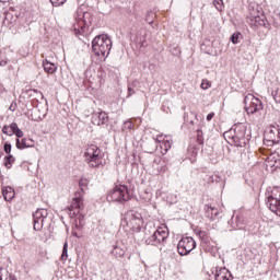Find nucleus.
<instances>
[{"label":"nucleus","mask_w":280,"mask_h":280,"mask_svg":"<svg viewBox=\"0 0 280 280\" xmlns=\"http://www.w3.org/2000/svg\"><path fill=\"white\" fill-rule=\"evenodd\" d=\"M135 86H137V81H133L132 84L128 86V97L135 95Z\"/></svg>","instance_id":"nucleus-31"},{"label":"nucleus","mask_w":280,"mask_h":280,"mask_svg":"<svg viewBox=\"0 0 280 280\" xmlns=\"http://www.w3.org/2000/svg\"><path fill=\"white\" fill-rule=\"evenodd\" d=\"M12 135H14L16 132V130L19 129V125L16 122H12L10 126H9Z\"/></svg>","instance_id":"nucleus-37"},{"label":"nucleus","mask_w":280,"mask_h":280,"mask_svg":"<svg viewBox=\"0 0 280 280\" xmlns=\"http://www.w3.org/2000/svg\"><path fill=\"white\" fill-rule=\"evenodd\" d=\"M167 237H170V230L166 225H162L156 229L151 237L145 240V244L151 246H159V244H163Z\"/></svg>","instance_id":"nucleus-7"},{"label":"nucleus","mask_w":280,"mask_h":280,"mask_svg":"<svg viewBox=\"0 0 280 280\" xmlns=\"http://www.w3.org/2000/svg\"><path fill=\"white\" fill-rule=\"evenodd\" d=\"M125 130H132L135 128V124L130 120L125 121L124 124Z\"/></svg>","instance_id":"nucleus-35"},{"label":"nucleus","mask_w":280,"mask_h":280,"mask_svg":"<svg viewBox=\"0 0 280 280\" xmlns=\"http://www.w3.org/2000/svg\"><path fill=\"white\" fill-rule=\"evenodd\" d=\"M215 280H230L231 279V272L228 271L226 268H221L217 270V273L214 275Z\"/></svg>","instance_id":"nucleus-19"},{"label":"nucleus","mask_w":280,"mask_h":280,"mask_svg":"<svg viewBox=\"0 0 280 280\" xmlns=\"http://www.w3.org/2000/svg\"><path fill=\"white\" fill-rule=\"evenodd\" d=\"M8 65V60H1L0 61V67H5Z\"/></svg>","instance_id":"nucleus-43"},{"label":"nucleus","mask_w":280,"mask_h":280,"mask_svg":"<svg viewBox=\"0 0 280 280\" xmlns=\"http://www.w3.org/2000/svg\"><path fill=\"white\" fill-rule=\"evenodd\" d=\"M100 148L95 144H91L86 148L84 152L85 163H88L89 167H100L102 165V155Z\"/></svg>","instance_id":"nucleus-6"},{"label":"nucleus","mask_w":280,"mask_h":280,"mask_svg":"<svg viewBox=\"0 0 280 280\" xmlns=\"http://www.w3.org/2000/svg\"><path fill=\"white\" fill-rule=\"evenodd\" d=\"M108 121V114L105 112H98L92 116V124L95 126H102Z\"/></svg>","instance_id":"nucleus-14"},{"label":"nucleus","mask_w":280,"mask_h":280,"mask_svg":"<svg viewBox=\"0 0 280 280\" xmlns=\"http://www.w3.org/2000/svg\"><path fill=\"white\" fill-rule=\"evenodd\" d=\"M13 135H15L18 137V139H22L24 133H23V130L18 129Z\"/></svg>","instance_id":"nucleus-39"},{"label":"nucleus","mask_w":280,"mask_h":280,"mask_svg":"<svg viewBox=\"0 0 280 280\" xmlns=\"http://www.w3.org/2000/svg\"><path fill=\"white\" fill-rule=\"evenodd\" d=\"M82 209H84V199H82L80 195H75V197L72 198L70 207L68 208L69 217L78 218Z\"/></svg>","instance_id":"nucleus-10"},{"label":"nucleus","mask_w":280,"mask_h":280,"mask_svg":"<svg viewBox=\"0 0 280 280\" xmlns=\"http://www.w3.org/2000/svg\"><path fill=\"white\" fill-rule=\"evenodd\" d=\"M67 259H69V243L65 242L61 254V261H67Z\"/></svg>","instance_id":"nucleus-26"},{"label":"nucleus","mask_w":280,"mask_h":280,"mask_svg":"<svg viewBox=\"0 0 280 280\" xmlns=\"http://www.w3.org/2000/svg\"><path fill=\"white\" fill-rule=\"evenodd\" d=\"M212 3L218 12H222L224 10V0H213Z\"/></svg>","instance_id":"nucleus-27"},{"label":"nucleus","mask_w":280,"mask_h":280,"mask_svg":"<svg viewBox=\"0 0 280 280\" xmlns=\"http://www.w3.org/2000/svg\"><path fill=\"white\" fill-rule=\"evenodd\" d=\"M9 280H16V276H14V275H9Z\"/></svg>","instance_id":"nucleus-44"},{"label":"nucleus","mask_w":280,"mask_h":280,"mask_svg":"<svg viewBox=\"0 0 280 280\" xmlns=\"http://www.w3.org/2000/svg\"><path fill=\"white\" fill-rule=\"evenodd\" d=\"M4 152L5 154H10V152H12V144H10L9 142L4 143Z\"/></svg>","instance_id":"nucleus-38"},{"label":"nucleus","mask_w":280,"mask_h":280,"mask_svg":"<svg viewBox=\"0 0 280 280\" xmlns=\"http://www.w3.org/2000/svg\"><path fill=\"white\" fill-rule=\"evenodd\" d=\"M2 132L3 135H8V137H12V129H10V126H3Z\"/></svg>","instance_id":"nucleus-36"},{"label":"nucleus","mask_w":280,"mask_h":280,"mask_svg":"<svg viewBox=\"0 0 280 280\" xmlns=\"http://www.w3.org/2000/svg\"><path fill=\"white\" fill-rule=\"evenodd\" d=\"M122 224H126L127 228L132 231V233H139L143 226V217L138 211L129 210L125 214Z\"/></svg>","instance_id":"nucleus-4"},{"label":"nucleus","mask_w":280,"mask_h":280,"mask_svg":"<svg viewBox=\"0 0 280 280\" xmlns=\"http://www.w3.org/2000/svg\"><path fill=\"white\" fill-rule=\"evenodd\" d=\"M112 48L113 42L106 34L98 35L92 40V49L95 56H108Z\"/></svg>","instance_id":"nucleus-3"},{"label":"nucleus","mask_w":280,"mask_h":280,"mask_svg":"<svg viewBox=\"0 0 280 280\" xmlns=\"http://www.w3.org/2000/svg\"><path fill=\"white\" fill-rule=\"evenodd\" d=\"M15 159H14V155L12 154H8V156H5V167H8V170H10V167H12V163H14Z\"/></svg>","instance_id":"nucleus-28"},{"label":"nucleus","mask_w":280,"mask_h":280,"mask_svg":"<svg viewBox=\"0 0 280 280\" xmlns=\"http://www.w3.org/2000/svg\"><path fill=\"white\" fill-rule=\"evenodd\" d=\"M160 141V148H162V150H165L167 152V150H170L172 148V137L170 136H165L162 140Z\"/></svg>","instance_id":"nucleus-22"},{"label":"nucleus","mask_w":280,"mask_h":280,"mask_svg":"<svg viewBox=\"0 0 280 280\" xmlns=\"http://www.w3.org/2000/svg\"><path fill=\"white\" fill-rule=\"evenodd\" d=\"M213 117H215V113H210L207 115V121H211V119H213Z\"/></svg>","instance_id":"nucleus-41"},{"label":"nucleus","mask_w":280,"mask_h":280,"mask_svg":"<svg viewBox=\"0 0 280 280\" xmlns=\"http://www.w3.org/2000/svg\"><path fill=\"white\" fill-rule=\"evenodd\" d=\"M250 22L253 23V25H255L256 27H266V15L260 14V15H252L250 16Z\"/></svg>","instance_id":"nucleus-17"},{"label":"nucleus","mask_w":280,"mask_h":280,"mask_svg":"<svg viewBox=\"0 0 280 280\" xmlns=\"http://www.w3.org/2000/svg\"><path fill=\"white\" fill-rule=\"evenodd\" d=\"M93 23V14L90 12L78 11L75 15V21L72 26L73 33L80 39L82 36L89 32V25Z\"/></svg>","instance_id":"nucleus-2"},{"label":"nucleus","mask_w":280,"mask_h":280,"mask_svg":"<svg viewBox=\"0 0 280 280\" xmlns=\"http://www.w3.org/2000/svg\"><path fill=\"white\" fill-rule=\"evenodd\" d=\"M47 215H49V212L47 211V209H43V208L37 209L33 213L34 231H42L43 230V224H44Z\"/></svg>","instance_id":"nucleus-11"},{"label":"nucleus","mask_w":280,"mask_h":280,"mask_svg":"<svg viewBox=\"0 0 280 280\" xmlns=\"http://www.w3.org/2000/svg\"><path fill=\"white\" fill-rule=\"evenodd\" d=\"M3 270V268H0V280H3V278L1 277V271Z\"/></svg>","instance_id":"nucleus-45"},{"label":"nucleus","mask_w":280,"mask_h":280,"mask_svg":"<svg viewBox=\"0 0 280 280\" xmlns=\"http://www.w3.org/2000/svg\"><path fill=\"white\" fill-rule=\"evenodd\" d=\"M232 224H233V229L242 230L244 229V219L240 215L233 217Z\"/></svg>","instance_id":"nucleus-23"},{"label":"nucleus","mask_w":280,"mask_h":280,"mask_svg":"<svg viewBox=\"0 0 280 280\" xmlns=\"http://www.w3.org/2000/svg\"><path fill=\"white\" fill-rule=\"evenodd\" d=\"M112 254L114 255V257L119 258L126 255V250L119 246H115L112 250Z\"/></svg>","instance_id":"nucleus-25"},{"label":"nucleus","mask_w":280,"mask_h":280,"mask_svg":"<svg viewBox=\"0 0 280 280\" xmlns=\"http://www.w3.org/2000/svg\"><path fill=\"white\" fill-rule=\"evenodd\" d=\"M190 124H191V126H194V121L192 120L190 121Z\"/></svg>","instance_id":"nucleus-48"},{"label":"nucleus","mask_w":280,"mask_h":280,"mask_svg":"<svg viewBox=\"0 0 280 280\" xmlns=\"http://www.w3.org/2000/svg\"><path fill=\"white\" fill-rule=\"evenodd\" d=\"M280 130L276 126H270L265 132V141L269 143H279Z\"/></svg>","instance_id":"nucleus-13"},{"label":"nucleus","mask_w":280,"mask_h":280,"mask_svg":"<svg viewBox=\"0 0 280 280\" xmlns=\"http://www.w3.org/2000/svg\"><path fill=\"white\" fill-rule=\"evenodd\" d=\"M195 115V119H198V114H194Z\"/></svg>","instance_id":"nucleus-46"},{"label":"nucleus","mask_w":280,"mask_h":280,"mask_svg":"<svg viewBox=\"0 0 280 280\" xmlns=\"http://www.w3.org/2000/svg\"><path fill=\"white\" fill-rule=\"evenodd\" d=\"M245 108L247 115H255V113H261L264 110V103L253 94L245 96Z\"/></svg>","instance_id":"nucleus-8"},{"label":"nucleus","mask_w":280,"mask_h":280,"mask_svg":"<svg viewBox=\"0 0 280 280\" xmlns=\"http://www.w3.org/2000/svg\"><path fill=\"white\" fill-rule=\"evenodd\" d=\"M43 68H44V71L46 73H49V74H52V73H56V71L58 70V67L56 66V63L54 62H50L49 60L45 59L43 61Z\"/></svg>","instance_id":"nucleus-18"},{"label":"nucleus","mask_w":280,"mask_h":280,"mask_svg":"<svg viewBox=\"0 0 280 280\" xmlns=\"http://www.w3.org/2000/svg\"><path fill=\"white\" fill-rule=\"evenodd\" d=\"M150 16H152V12H149V13L147 14L145 21H147V23L152 24V23H154V20L150 19Z\"/></svg>","instance_id":"nucleus-40"},{"label":"nucleus","mask_w":280,"mask_h":280,"mask_svg":"<svg viewBox=\"0 0 280 280\" xmlns=\"http://www.w3.org/2000/svg\"><path fill=\"white\" fill-rule=\"evenodd\" d=\"M231 40H232L233 45H237V43H240L242 40V33H234L231 36Z\"/></svg>","instance_id":"nucleus-29"},{"label":"nucleus","mask_w":280,"mask_h":280,"mask_svg":"<svg viewBox=\"0 0 280 280\" xmlns=\"http://www.w3.org/2000/svg\"><path fill=\"white\" fill-rule=\"evenodd\" d=\"M220 215V211L218 208H213L211 206L206 207V217L209 218L210 220H215Z\"/></svg>","instance_id":"nucleus-21"},{"label":"nucleus","mask_w":280,"mask_h":280,"mask_svg":"<svg viewBox=\"0 0 280 280\" xmlns=\"http://www.w3.org/2000/svg\"><path fill=\"white\" fill-rule=\"evenodd\" d=\"M154 165H158L156 170L158 172H162L165 173L167 172V164L165 163V161L159 159L158 161H154Z\"/></svg>","instance_id":"nucleus-24"},{"label":"nucleus","mask_w":280,"mask_h":280,"mask_svg":"<svg viewBox=\"0 0 280 280\" xmlns=\"http://www.w3.org/2000/svg\"><path fill=\"white\" fill-rule=\"evenodd\" d=\"M272 96H273V100L280 104V88L276 89L273 92H272Z\"/></svg>","instance_id":"nucleus-32"},{"label":"nucleus","mask_w":280,"mask_h":280,"mask_svg":"<svg viewBox=\"0 0 280 280\" xmlns=\"http://www.w3.org/2000/svg\"><path fill=\"white\" fill-rule=\"evenodd\" d=\"M266 198L268 209L280 217V199L275 198L270 192H266Z\"/></svg>","instance_id":"nucleus-12"},{"label":"nucleus","mask_w":280,"mask_h":280,"mask_svg":"<svg viewBox=\"0 0 280 280\" xmlns=\"http://www.w3.org/2000/svg\"><path fill=\"white\" fill-rule=\"evenodd\" d=\"M50 3H52L55 8H58L60 5H65V3H67V0H50Z\"/></svg>","instance_id":"nucleus-33"},{"label":"nucleus","mask_w":280,"mask_h":280,"mask_svg":"<svg viewBox=\"0 0 280 280\" xmlns=\"http://www.w3.org/2000/svg\"><path fill=\"white\" fill-rule=\"evenodd\" d=\"M1 3H5V0H0Z\"/></svg>","instance_id":"nucleus-47"},{"label":"nucleus","mask_w":280,"mask_h":280,"mask_svg":"<svg viewBox=\"0 0 280 280\" xmlns=\"http://www.w3.org/2000/svg\"><path fill=\"white\" fill-rule=\"evenodd\" d=\"M11 19H12V14H7V16L3 21L4 25H8L10 28H12V23H14L11 21Z\"/></svg>","instance_id":"nucleus-34"},{"label":"nucleus","mask_w":280,"mask_h":280,"mask_svg":"<svg viewBox=\"0 0 280 280\" xmlns=\"http://www.w3.org/2000/svg\"><path fill=\"white\" fill-rule=\"evenodd\" d=\"M18 150H25V148H34V140L30 138L16 139Z\"/></svg>","instance_id":"nucleus-16"},{"label":"nucleus","mask_w":280,"mask_h":280,"mask_svg":"<svg viewBox=\"0 0 280 280\" xmlns=\"http://www.w3.org/2000/svg\"><path fill=\"white\" fill-rule=\"evenodd\" d=\"M9 110H11L12 113H14V110H16V104L12 103L9 107Z\"/></svg>","instance_id":"nucleus-42"},{"label":"nucleus","mask_w":280,"mask_h":280,"mask_svg":"<svg viewBox=\"0 0 280 280\" xmlns=\"http://www.w3.org/2000/svg\"><path fill=\"white\" fill-rule=\"evenodd\" d=\"M196 248V241L194 237L185 236L177 244L178 254L183 256L189 255Z\"/></svg>","instance_id":"nucleus-9"},{"label":"nucleus","mask_w":280,"mask_h":280,"mask_svg":"<svg viewBox=\"0 0 280 280\" xmlns=\"http://www.w3.org/2000/svg\"><path fill=\"white\" fill-rule=\"evenodd\" d=\"M132 195H130V190H128V186L126 185H118L114 187L107 194V201L108 202H128Z\"/></svg>","instance_id":"nucleus-5"},{"label":"nucleus","mask_w":280,"mask_h":280,"mask_svg":"<svg viewBox=\"0 0 280 280\" xmlns=\"http://www.w3.org/2000/svg\"><path fill=\"white\" fill-rule=\"evenodd\" d=\"M200 86H201V89L203 91H207L208 89H211V82L209 80H207V79H203L201 81V85Z\"/></svg>","instance_id":"nucleus-30"},{"label":"nucleus","mask_w":280,"mask_h":280,"mask_svg":"<svg viewBox=\"0 0 280 280\" xmlns=\"http://www.w3.org/2000/svg\"><path fill=\"white\" fill-rule=\"evenodd\" d=\"M228 143L236 145V148H246L248 138H246V127L237 125L234 129H230L223 133Z\"/></svg>","instance_id":"nucleus-1"},{"label":"nucleus","mask_w":280,"mask_h":280,"mask_svg":"<svg viewBox=\"0 0 280 280\" xmlns=\"http://www.w3.org/2000/svg\"><path fill=\"white\" fill-rule=\"evenodd\" d=\"M147 38H148V31H145V28H140L136 33L135 43H137V45H139L140 47H143V45H145Z\"/></svg>","instance_id":"nucleus-15"},{"label":"nucleus","mask_w":280,"mask_h":280,"mask_svg":"<svg viewBox=\"0 0 280 280\" xmlns=\"http://www.w3.org/2000/svg\"><path fill=\"white\" fill-rule=\"evenodd\" d=\"M2 196L7 202H10V200H13L14 196H15L14 188H12L10 186L3 188Z\"/></svg>","instance_id":"nucleus-20"}]
</instances>
